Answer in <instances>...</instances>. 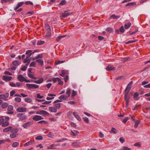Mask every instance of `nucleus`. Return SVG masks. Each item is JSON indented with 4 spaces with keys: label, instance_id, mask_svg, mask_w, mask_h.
<instances>
[{
    "label": "nucleus",
    "instance_id": "1",
    "mask_svg": "<svg viewBox=\"0 0 150 150\" xmlns=\"http://www.w3.org/2000/svg\"><path fill=\"white\" fill-rule=\"evenodd\" d=\"M132 84V82L131 81L127 85L126 88L125 93V99L126 101L127 105H128L129 102V98L127 97V95L131 87V86Z\"/></svg>",
    "mask_w": 150,
    "mask_h": 150
},
{
    "label": "nucleus",
    "instance_id": "2",
    "mask_svg": "<svg viewBox=\"0 0 150 150\" xmlns=\"http://www.w3.org/2000/svg\"><path fill=\"white\" fill-rule=\"evenodd\" d=\"M19 131L18 128H14L11 131L10 137L11 138H16L18 135L17 133Z\"/></svg>",
    "mask_w": 150,
    "mask_h": 150
},
{
    "label": "nucleus",
    "instance_id": "3",
    "mask_svg": "<svg viewBox=\"0 0 150 150\" xmlns=\"http://www.w3.org/2000/svg\"><path fill=\"white\" fill-rule=\"evenodd\" d=\"M17 117H18L20 120L23 121L25 120L27 118L26 116L22 113H18L16 115Z\"/></svg>",
    "mask_w": 150,
    "mask_h": 150
},
{
    "label": "nucleus",
    "instance_id": "4",
    "mask_svg": "<svg viewBox=\"0 0 150 150\" xmlns=\"http://www.w3.org/2000/svg\"><path fill=\"white\" fill-rule=\"evenodd\" d=\"M9 124L8 122H4V118L0 119V125H1L2 127H6L9 125Z\"/></svg>",
    "mask_w": 150,
    "mask_h": 150
},
{
    "label": "nucleus",
    "instance_id": "5",
    "mask_svg": "<svg viewBox=\"0 0 150 150\" xmlns=\"http://www.w3.org/2000/svg\"><path fill=\"white\" fill-rule=\"evenodd\" d=\"M9 94L8 93H6L4 94H1L0 95V99H3L4 100H7L6 98L9 96Z\"/></svg>",
    "mask_w": 150,
    "mask_h": 150
},
{
    "label": "nucleus",
    "instance_id": "6",
    "mask_svg": "<svg viewBox=\"0 0 150 150\" xmlns=\"http://www.w3.org/2000/svg\"><path fill=\"white\" fill-rule=\"evenodd\" d=\"M32 119L35 121H38L39 120L43 119L42 117L39 115H35L34 116Z\"/></svg>",
    "mask_w": 150,
    "mask_h": 150
},
{
    "label": "nucleus",
    "instance_id": "7",
    "mask_svg": "<svg viewBox=\"0 0 150 150\" xmlns=\"http://www.w3.org/2000/svg\"><path fill=\"white\" fill-rule=\"evenodd\" d=\"M25 54L27 55L26 58H29L32 54H34V52H33V51L32 50H28L26 51Z\"/></svg>",
    "mask_w": 150,
    "mask_h": 150
},
{
    "label": "nucleus",
    "instance_id": "8",
    "mask_svg": "<svg viewBox=\"0 0 150 150\" xmlns=\"http://www.w3.org/2000/svg\"><path fill=\"white\" fill-rule=\"evenodd\" d=\"M32 124V123L31 122H28L23 124L22 125V127L24 128L27 129L30 127Z\"/></svg>",
    "mask_w": 150,
    "mask_h": 150
},
{
    "label": "nucleus",
    "instance_id": "9",
    "mask_svg": "<svg viewBox=\"0 0 150 150\" xmlns=\"http://www.w3.org/2000/svg\"><path fill=\"white\" fill-rule=\"evenodd\" d=\"M16 111L18 112H24L26 111V108L23 107H19L16 109Z\"/></svg>",
    "mask_w": 150,
    "mask_h": 150
},
{
    "label": "nucleus",
    "instance_id": "10",
    "mask_svg": "<svg viewBox=\"0 0 150 150\" xmlns=\"http://www.w3.org/2000/svg\"><path fill=\"white\" fill-rule=\"evenodd\" d=\"M72 13L70 12H68L67 11H65L63 13L62 15V17L64 18L71 15Z\"/></svg>",
    "mask_w": 150,
    "mask_h": 150
},
{
    "label": "nucleus",
    "instance_id": "11",
    "mask_svg": "<svg viewBox=\"0 0 150 150\" xmlns=\"http://www.w3.org/2000/svg\"><path fill=\"white\" fill-rule=\"evenodd\" d=\"M12 77L11 76H4L3 77V79L6 81H10Z\"/></svg>",
    "mask_w": 150,
    "mask_h": 150
},
{
    "label": "nucleus",
    "instance_id": "12",
    "mask_svg": "<svg viewBox=\"0 0 150 150\" xmlns=\"http://www.w3.org/2000/svg\"><path fill=\"white\" fill-rule=\"evenodd\" d=\"M36 114H43L44 115H48V113L45 110H41L39 111H37L36 112Z\"/></svg>",
    "mask_w": 150,
    "mask_h": 150
},
{
    "label": "nucleus",
    "instance_id": "13",
    "mask_svg": "<svg viewBox=\"0 0 150 150\" xmlns=\"http://www.w3.org/2000/svg\"><path fill=\"white\" fill-rule=\"evenodd\" d=\"M139 93L138 92H136L134 94V98L135 100H138L140 99V97H139Z\"/></svg>",
    "mask_w": 150,
    "mask_h": 150
},
{
    "label": "nucleus",
    "instance_id": "14",
    "mask_svg": "<svg viewBox=\"0 0 150 150\" xmlns=\"http://www.w3.org/2000/svg\"><path fill=\"white\" fill-rule=\"evenodd\" d=\"M13 129V127H8L4 129L3 130V132H7L9 131L12 130Z\"/></svg>",
    "mask_w": 150,
    "mask_h": 150
},
{
    "label": "nucleus",
    "instance_id": "15",
    "mask_svg": "<svg viewBox=\"0 0 150 150\" xmlns=\"http://www.w3.org/2000/svg\"><path fill=\"white\" fill-rule=\"evenodd\" d=\"M48 96L51 97H47L46 98V99L47 100H50L53 99L54 98V97H52L53 96H56L55 94H52L51 93H49L48 94Z\"/></svg>",
    "mask_w": 150,
    "mask_h": 150
},
{
    "label": "nucleus",
    "instance_id": "16",
    "mask_svg": "<svg viewBox=\"0 0 150 150\" xmlns=\"http://www.w3.org/2000/svg\"><path fill=\"white\" fill-rule=\"evenodd\" d=\"M44 81V79L42 78H41L39 79L38 80H35L33 82L37 84H40L42 83Z\"/></svg>",
    "mask_w": 150,
    "mask_h": 150
},
{
    "label": "nucleus",
    "instance_id": "17",
    "mask_svg": "<svg viewBox=\"0 0 150 150\" xmlns=\"http://www.w3.org/2000/svg\"><path fill=\"white\" fill-rule=\"evenodd\" d=\"M35 142V141L34 140L32 141H29L28 142H26V143H25L23 144V146H29L30 145H32Z\"/></svg>",
    "mask_w": 150,
    "mask_h": 150
},
{
    "label": "nucleus",
    "instance_id": "18",
    "mask_svg": "<svg viewBox=\"0 0 150 150\" xmlns=\"http://www.w3.org/2000/svg\"><path fill=\"white\" fill-rule=\"evenodd\" d=\"M28 76L29 77L33 79H36V78L34 76V74L33 72H30L28 73Z\"/></svg>",
    "mask_w": 150,
    "mask_h": 150
},
{
    "label": "nucleus",
    "instance_id": "19",
    "mask_svg": "<svg viewBox=\"0 0 150 150\" xmlns=\"http://www.w3.org/2000/svg\"><path fill=\"white\" fill-rule=\"evenodd\" d=\"M49 110L50 111L53 112H55L57 111V109L54 106L49 107Z\"/></svg>",
    "mask_w": 150,
    "mask_h": 150
},
{
    "label": "nucleus",
    "instance_id": "20",
    "mask_svg": "<svg viewBox=\"0 0 150 150\" xmlns=\"http://www.w3.org/2000/svg\"><path fill=\"white\" fill-rule=\"evenodd\" d=\"M18 80L21 82L24 81L25 78L21 74L19 75L18 77Z\"/></svg>",
    "mask_w": 150,
    "mask_h": 150
},
{
    "label": "nucleus",
    "instance_id": "21",
    "mask_svg": "<svg viewBox=\"0 0 150 150\" xmlns=\"http://www.w3.org/2000/svg\"><path fill=\"white\" fill-rule=\"evenodd\" d=\"M73 114L76 118L79 121H81V119L79 115L78 114L75 112H73Z\"/></svg>",
    "mask_w": 150,
    "mask_h": 150
},
{
    "label": "nucleus",
    "instance_id": "22",
    "mask_svg": "<svg viewBox=\"0 0 150 150\" xmlns=\"http://www.w3.org/2000/svg\"><path fill=\"white\" fill-rule=\"evenodd\" d=\"M51 30L50 29H48V30H46V32L47 34L45 35V37L47 38L48 37H50L51 35Z\"/></svg>",
    "mask_w": 150,
    "mask_h": 150
},
{
    "label": "nucleus",
    "instance_id": "23",
    "mask_svg": "<svg viewBox=\"0 0 150 150\" xmlns=\"http://www.w3.org/2000/svg\"><path fill=\"white\" fill-rule=\"evenodd\" d=\"M106 69L108 71H110L115 70V68L114 67H112L111 66H108L106 67Z\"/></svg>",
    "mask_w": 150,
    "mask_h": 150
},
{
    "label": "nucleus",
    "instance_id": "24",
    "mask_svg": "<svg viewBox=\"0 0 150 150\" xmlns=\"http://www.w3.org/2000/svg\"><path fill=\"white\" fill-rule=\"evenodd\" d=\"M68 98V96H66V95H62L59 96V98L61 100H65L67 99Z\"/></svg>",
    "mask_w": 150,
    "mask_h": 150
},
{
    "label": "nucleus",
    "instance_id": "25",
    "mask_svg": "<svg viewBox=\"0 0 150 150\" xmlns=\"http://www.w3.org/2000/svg\"><path fill=\"white\" fill-rule=\"evenodd\" d=\"M36 62H38L40 65L42 66L44 63L43 60L42 59H39L36 60Z\"/></svg>",
    "mask_w": 150,
    "mask_h": 150
},
{
    "label": "nucleus",
    "instance_id": "26",
    "mask_svg": "<svg viewBox=\"0 0 150 150\" xmlns=\"http://www.w3.org/2000/svg\"><path fill=\"white\" fill-rule=\"evenodd\" d=\"M57 145H59V144H53L50 146H48L47 147V148L48 149H53L54 148V147L56 146Z\"/></svg>",
    "mask_w": 150,
    "mask_h": 150
},
{
    "label": "nucleus",
    "instance_id": "27",
    "mask_svg": "<svg viewBox=\"0 0 150 150\" xmlns=\"http://www.w3.org/2000/svg\"><path fill=\"white\" fill-rule=\"evenodd\" d=\"M23 4V3L22 2H20L18 3L16 7L14 8V9L15 10H16L19 7L21 6Z\"/></svg>",
    "mask_w": 150,
    "mask_h": 150
},
{
    "label": "nucleus",
    "instance_id": "28",
    "mask_svg": "<svg viewBox=\"0 0 150 150\" xmlns=\"http://www.w3.org/2000/svg\"><path fill=\"white\" fill-rule=\"evenodd\" d=\"M24 100L25 102L28 103H30L32 101V99L30 98H25Z\"/></svg>",
    "mask_w": 150,
    "mask_h": 150
},
{
    "label": "nucleus",
    "instance_id": "29",
    "mask_svg": "<svg viewBox=\"0 0 150 150\" xmlns=\"http://www.w3.org/2000/svg\"><path fill=\"white\" fill-rule=\"evenodd\" d=\"M70 90L69 88H67L66 90V96H68V97H69L70 94Z\"/></svg>",
    "mask_w": 150,
    "mask_h": 150
},
{
    "label": "nucleus",
    "instance_id": "30",
    "mask_svg": "<svg viewBox=\"0 0 150 150\" xmlns=\"http://www.w3.org/2000/svg\"><path fill=\"white\" fill-rule=\"evenodd\" d=\"M20 64V62L16 60L13 62V64L14 66H17Z\"/></svg>",
    "mask_w": 150,
    "mask_h": 150
},
{
    "label": "nucleus",
    "instance_id": "31",
    "mask_svg": "<svg viewBox=\"0 0 150 150\" xmlns=\"http://www.w3.org/2000/svg\"><path fill=\"white\" fill-rule=\"evenodd\" d=\"M8 105V104L7 103H2L1 105L2 108H6Z\"/></svg>",
    "mask_w": 150,
    "mask_h": 150
},
{
    "label": "nucleus",
    "instance_id": "32",
    "mask_svg": "<svg viewBox=\"0 0 150 150\" xmlns=\"http://www.w3.org/2000/svg\"><path fill=\"white\" fill-rule=\"evenodd\" d=\"M140 122L139 120H137L135 121V123L134 125V127L135 128H137Z\"/></svg>",
    "mask_w": 150,
    "mask_h": 150
},
{
    "label": "nucleus",
    "instance_id": "33",
    "mask_svg": "<svg viewBox=\"0 0 150 150\" xmlns=\"http://www.w3.org/2000/svg\"><path fill=\"white\" fill-rule=\"evenodd\" d=\"M120 18V16H116L115 14H112V15L110 17V18H113V19H117L118 18Z\"/></svg>",
    "mask_w": 150,
    "mask_h": 150
},
{
    "label": "nucleus",
    "instance_id": "34",
    "mask_svg": "<svg viewBox=\"0 0 150 150\" xmlns=\"http://www.w3.org/2000/svg\"><path fill=\"white\" fill-rule=\"evenodd\" d=\"M131 25V23L129 22L127 24L125 25L124 27L125 29H127L129 28Z\"/></svg>",
    "mask_w": 150,
    "mask_h": 150
},
{
    "label": "nucleus",
    "instance_id": "35",
    "mask_svg": "<svg viewBox=\"0 0 150 150\" xmlns=\"http://www.w3.org/2000/svg\"><path fill=\"white\" fill-rule=\"evenodd\" d=\"M36 62L34 61L33 62L31 63L30 64V67H35L36 65Z\"/></svg>",
    "mask_w": 150,
    "mask_h": 150
},
{
    "label": "nucleus",
    "instance_id": "36",
    "mask_svg": "<svg viewBox=\"0 0 150 150\" xmlns=\"http://www.w3.org/2000/svg\"><path fill=\"white\" fill-rule=\"evenodd\" d=\"M52 80L54 83H55L57 81H60V79L58 77L54 78H52Z\"/></svg>",
    "mask_w": 150,
    "mask_h": 150
},
{
    "label": "nucleus",
    "instance_id": "37",
    "mask_svg": "<svg viewBox=\"0 0 150 150\" xmlns=\"http://www.w3.org/2000/svg\"><path fill=\"white\" fill-rule=\"evenodd\" d=\"M19 145V143L17 142H14L12 145V146L13 147H16L18 146Z\"/></svg>",
    "mask_w": 150,
    "mask_h": 150
},
{
    "label": "nucleus",
    "instance_id": "38",
    "mask_svg": "<svg viewBox=\"0 0 150 150\" xmlns=\"http://www.w3.org/2000/svg\"><path fill=\"white\" fill-rule=\"evenodd\" d=\"M26 85L29 88H33V84L26 83Z\"/></svg>",
    "mask_w": 150,
    "mask_h": 150
},
{
    "label": "nucleus",
    "instance_id": "39",
    "mask_svg": "<svg viewBox=\"0 0 150 150\" xmlns=\"http://www.w3.org/2000/svg\"><path fill=\"white\" fill-rule=\"evenodd\" d=\"M13 108V106L12 105H10L8 106V110L9 111H12Z\"/></svg>",
    "mask_w": 150,
    "mask_h": 150
},
{
    "label": "nucleus",
    "instance_id": "40",
    "mask_svg": "<svg viewBox=\"0 0 150 150\" xmlns=\"http://www.w3.org/2000/svg\"><path fill=\"white\" fill-rule=\"evenodd\" d=\"M60 103H58L54 104V106L57 109H59L60 107Z\"/></svg>",
    "mask_w": 150,
    "mask_h": 150
},
{
    "label": "nucleus",
    "instance_id": "41",
    "mask_svg": "<svg viewBox=\"0 0 150 150\" xmlns=\"http://www.w3.org/2000/svg\"><path fill=\"white\" fill-rule=\"evenodd\" d=\"M83 120L86 123H89V120L88 118L86 117H84L83 118Z\"/></svg>",
    "mask_w": 150,
    "mask_h": 150
},
{
    "label": "nucleus",
    "instance_id": "42",
    "mask_svg": "<svg viewBox=\"0 0 150 150\" xmlns=\"http://www.w3.org/2000/svg\"><path fill=\"white\" fill-rule=\"evenodd\" d=\"M136 4V3L135 2H130V3H129L127 4L126 5V6H133V5H135Z\"/></svg>",
    "mask_w": 150,
    "mask_h": 150
},
{
    "label": "nucleus",
    "instance_id": "43",
    "mask_svg": "<svg viewBox=\"0 0 150 150\" xmlns=\"http://www.w3.org/2000/svg\"><path fill=\"white\" fill-rule=\"evenodd\" d=\"M66 71L64 70H62V71L61 74H60V75L64 77L66 75Z\"/></svg>",
    "mask_w": 150,
    "mask_h": 150
},
{
    "label": "nucleus",
    "instance_id": "44",
    "mask_svg": "<svg viewBox=\"0 0 150 150\" xmlns=\"http://www.w3.org/2000/svg\"><path fill=\"white\" fill-rule=\"evenodd\" d=\"M15 100L17 102H20L21 101V99L19 97H16L15 98Z\"/></svg>",
    "mask_w": 150,
    "mask_h": 150
},
{
    "label": "nucleus",
    "instance_id": "45",
    "mask_svg": "<svg viewBox=\"0 0 150 150\" xmlns=\"http://www.w3.org/2000/svg\"><path fill=\"white\" fill-rule=\"evenodd\" d=\"M16 87H21L22 85V83H21L19 82H17L16 83Z\"/></svg>",
    "mask_w": 150,
    "mask_h": 150
},
{
    "label": "nucleus",
    "instance_id": "46",
    "mask_svg": "<svg viewBox=\"0 0 150 150\" xmlns=\"http://www.w3.org/2000/svg\"><path fill=\"white\" fill-rule=\"evenodd\" d=\"M47 136L48 137H50L53 138L54 137V134L53 133L51 132H50L48 134Z\"/></svg>",
    "mask_w": 150,
    "mask_h": 150
},
{
    "label": "nucleus",
    "instance_id": "47",
    "mask_svg": "<svg viewBox=\"0 0 150 150\" xmlns=\"http://www.w3.org/2000/svg\"><path fill=\"white\" fill-rule=\"evenodd\" d=\"M43 138L41 136H38L35 137V139L36 140H42Z\"/></svg>",
    "mask_w": 150,
    "mask_h": 150
},
{
    "label": "nucleus",
    "instance_id": "48",
    "mask_svg": "<svg viewBox=\"0 0 150 150\" xmlns=\"http://www.w3.org/2000/svg\"><path fill=\"white\" fill-rule=\"evenodd\" d=\"M45 42L43 41L40 40L38 41L37 44L38 45H40L43 44Z\"/></svg>",
    "mask_w": 150,
    "mask_h": 150
},
{
    "label": "nucleus",
    "instance_id": "49",
    "mask_svg": "<svg viewBox=\"0 0 150 150\" xmlns=\"http://www.w3.org/2000/svg\"><path fill=\"white\" fill-rule=\"evenodd\" d=\"M43 57V54H38L36 56V59L41 58Z\"/></svg>",
    "mask_w": 150,
    "mask_h": 150
},
{
    "label": "nucleus",
    "instance_id": "50",
    "mask_svg": "<svg viewBox=\"0 0 150 150\" xmlns=\"http://www.w3.org/2000/svg\"><path fill=\"white\" fill-rule=\"evenodd\" d=\"M116 129L115 128H114V127H112V128L110 132V133L112 132L115 134L116 133Z\"/></svg>",
    "mask_w": 150,
    "mask_h": 150
},
{
    "label": "nucleus",
    "instance_id": "51",
    "mask_svg": "<svg viewBox=\"0 0 150 150\" xmlns=\"http://www.w3.org/2000/svg\"><path fill=\"white\" fill-rule=\"evenodd\" d=\"M12 0H1V2L2 3L4 4L8 2L11 1Z\"/></svg>",
    "mask_w": 150,
    "mask_h": 150
},
{
    "label": "nucleus",
    "instance_id": "52",
    "mask_svg": "<svg viewBox=\"0 0 150 150\" xmlns=\"http://www.w3.org/2000/svg\"><path fill=\"white\" fill-rule=\"evenodd\" d=\"M16 93V91L15 90H12L10 92V96H13Z\"/></svg>",
    "mask_w": 150,
    "mask_h": 150
},
{
    "label": "nucleus",
    "instance_id": "53",
    "mask_svg": "<svg viewBox=\"0 0 150 150\" xmlns=\"http://www.w3.org/2000/svg\"><path fill=\"white\" fill-rule=\"evenodd\" d=\"M9 85L13 87H16V83H13L12 82H10Z\"/></svg>",
    "mask_w": 150,
    "mask_h": 150
},
{
    "label": "nucleus",
    "instance_id": "54",
    "mask_svg": "<svg viewBox=\"0 0 150 150\" xmlns=\"http://www.w3.org/2000/svg\"><path fill=\"white\" fill-rule=\"evenodd\" d=\"M66 4V1L65 0H62L59 3V5H64L65 4Z\"/></svg>",
    "mask_w": 150,
    "mask_h": 150
},
{
    "label": "nucleus",
    "instance_id": "55",
    "mask_svg": "<svg viewBox=\"0 0 150 150\" xmlns=\"http://www.w3.org/2000/svg\"><path fill=\"white\" fill-rule=\"evenodd\" d=\"M119 140L120 142L122 143H123L125 141V139L123 137H120Z\"/></svg>",
    "mask_w": 150,
    "mask_h": 150
},
{
    "label": "nucleus",
    "instance_id": "56",
    "mask_svg": "<svg viewBox=\"0 0 150 150\" xmlns=\"http://www.w3.org/2000/svg\"><path fill=\"white\" fill-rule=\"evenodd\" d=\"M128 119L129 118L128 117H126L122 120V122L125 124Z\"/></svg>",
    "mask_w": 150,
    "mask_h": 150
},
{
    "label": "nucleus",
    "instance_id": "57",
    "mask_svg": "<svg viewBox=\"0 0 150 150\" xmlns=\"http://www.w3.org/2000/svg\"><path fill=\"white\" fill-rule=\"evenodd\" d=\"M99 137L101 138L104 137V134L101 132H99Z\"/></svg>",
    "mask_w": 150,
    "mask_h": 150
},
{
    "label": "nucleus",
    "instance_id": "58",
    "mask_svg": "<svg viewBox=\"0 0 150 150\" xmlns=\"http://www.w3.org/2000/svg\"><path fill=\"white\" fill-rule=\"evenodd\" d=\"M38 123H40V124H43V123H45V124H47V122L45 120H41V121H39L38 122Z\"/></svg>",
    "mask_w": 150,
    "mask_h": 150
},
{
    "label": "nucleus",
    "instance_id": "59",
    "mask_svg": "<svg viewBox=\"0 0 150 150\" xmlns=\"http://www.w3.org/2000/svg\"><path fill=\"white\" fill-rule=\"evenodd\" d=\"M120 31L122 33H123L124 31V29L123 26H122L120 29Z\"/></svg>",
    "mask_w": 150,
    "mask_h": 150
},
{
    "label": "nucleus",
    "instance_id": "60",
    "mask_svg": "<svg viewBox=\"0 0 150 150\" xmlns=\"http://www.w3.org/2000/svg\"><path fill=\"white\" fill-rule=\"evenodd\" d=\"M45 28L46 30L50 29V26L48 24H46L45 25Z\"/></svg>",
    "mask_w": 150,
    "mask_h": 150
},
{
    "label": "nucleus",
    "instance_id": "61",
    "mask_svg": "<svg viewBox=\"0 0 150 150\" xmlns=\"http://www.w3.org/2000/svg\"><path fill=\"white\" fill-rule=\"evenodd\" d=\"M37 97L38 98H42L43 97V96H40L39 93H38L37 94Z\"/></svg>",
    "mask_w": 150,
    "mask_h": 150
},
{
    "label": "nucleus",
    "instance_id": "62",
    "mask_svg": "<svg viewBox=\"0 0 150 150\" xmlns=\"http://www.w3.org/2000/svg\"><path fill=\"white\" fill-rule=\"evenodd\" d=\"M25 4L27 5L30 4L32 5H33V3L31 2L30 1H26L25 2Z\"/></svg>",
    "mask_w": 150,
    "mask_h": 150
},
{
    "label": "nucleus",
    "instance_id": "63",
    "mask_svg": "<svg viewBox=\"0 0 150 150\" xmlns=\"http://www.w3.org/2000/svg\"><path fill=\"white\" fill-rule=\"evenodd\" d=\"M52 85V83H50L47 84L46 86L48 88H50L51 86Z\"/></svg>",
    "mask_w": 150,
    "mask_h": 150
},
{
    "label": "nucleus",
    "instance_id": "64",
    "mask_svg": "<svg viewBox=\"0 0 150 150\" xmlns=\"http://www.w3.org/2000/svg\"><path fill=\"white\" fill-rule=\"evenodd\" d=\"M123 150H131V149L127 146H125L123 147Z\"/></svg>",
    "mask_w": 150,
    "mask_h": 150
}]
</instances>
